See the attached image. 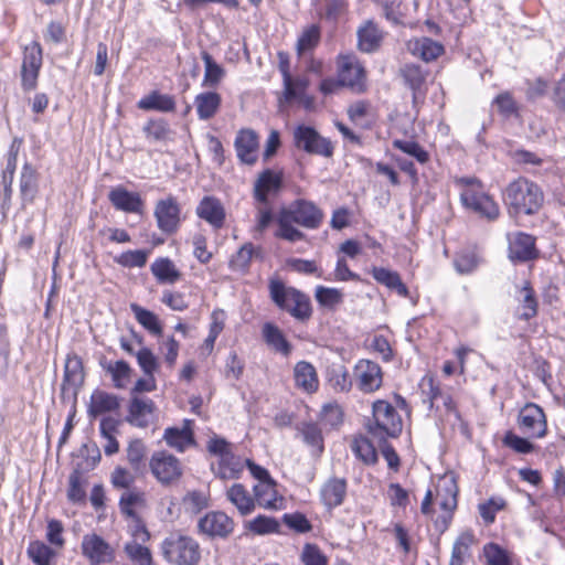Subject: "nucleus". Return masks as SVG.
I'll return each mask as SVG.
<instances>
[{"label":"nucleus","instance_id":"nucleus-12","mask_svg":"<svg viewBox=\"0 0 565 565\" xmlns=\"http://www.w3.org/2000/svg\"><path fill=\"white\" fill-rule=\"evenodd\" d=\"M352 379L362 393L371 394L381 388L383 372L376 362L361 359L354 365Z\"/></svg>","mask_w":565,"mask_h":565},{"label":"nucleus","instance_id":"nucleus-60","mask_svg":"<svg viewBox=\"0 0 565 565\" xmlns=\"http://www.w3.org/2000/svg\"><path fill=\"white\" fill-rule=\"evenodd\" d=\"M419 388L423 396V403L427 405L428 409L434 407V404L441 396V391L437 386L431 376H424L419 383Z\"/></svg>","mask_w":565,"mask_h":565},{"label":"nucleus","instance_id":"nucleus-40","mask_svg":"<svg viewBox=\"0 0 565 565\" xmlns=\"http://www.w3.org/2000/svg\"><path fill=\"white\" fill-rule=\"evenodd\" d=\"M520 319L530 320L537 315V300L529 281H524L519 291Z\"/></svg>","mask_w":565,"mask_h":565},{"label":"nucleus","instance_id":"nucleus-3","mask_svg":"<svg viewBox=\"0 0 565 565\" xmlns=\"http://www.w3.org/2000/svg\"><path fill=\"white\" fill-rule=\"evenodd\" d=\"M374 423L369 424L370 436L377 444L386 441V438H396L403 429V422L395 407L386 401L379 399L373 403Z\"/></svg>","mask_w":565,"mask_h":565},{"label":"nucleus","instance_id":"nucleus-29","mask_svg":"<svg viewBox=\"0 0 565 565\" xmlns=\"http://www.w3.org/2000/svg\"><path fill=\"white\" fill-rule=\"evenodd\" d=\"M222 97L214 90L200 93L194 98V106L200 120L213 118L220 110Z\"/></svg>","mask_w":565,"mask_h":565},{"label":"nucleus","instance_id":"nucleus-49","mask_svg":"<svg viewBox=\"0 0 565 565\" xmlns=\"http://www.w3.org/2000/svg\"><path fill=\"white\" fill-rule=\"evenodd\" d=\"M374 443H377V440H374L372 437H356L351 446L352 451L364 463H375L377 461V454Z\"/></svg>","mask_w":565,"mask_h":565},{"label":"nucleus","instance_id":"nucleus-39","mask_svg":"<svg viewBox=\"0 0 565 565\" xmlns=\"http://www.w3.org/2000/svg\"><path fill=\"white\" fill-rule=\"evenodd\" d=\"M296 224L306 227H316L318 211L312 203L298 201L291 209L286 211Z\"/></svg>","mask_w":565,"mask_h":565},{"label":"nucleus","instance_id":"nucleus-4","mask_svg":"<svg viewBox=\"0 0 565 565\" xmlns=\"http://www.w3.org/2000/svg\"><path fill=\"white\" fill-rule=\"evenodd\" d=\"M341 87H349L355 93L365 90V71L354 56H343L339 62L338 81L332 78L320 82V92L331 94Z\"/></svg>","mask_w":565,"mask_h":565},{"label":"nucleus","instance_id":"nucleus-53","mask_svg":"<svg viewBox=\"0 0 565 565\" xmlns=\"http://www.w3.org/2000/svg\"><path fill=\"white\" fill-rule=\"evenodd\" d=\"M295 221L290 217V215L284 211L278 220V231L276 235L280 238L287 239L289 242H297L301 238V232L294 226Z\"/></svg>","mask_w":565,"mask_h":565},{"label":"nucleus","instance_id":"nucleus-21","mask_svg":"<svg viewBox=\"0 0 565 565\" xmlns=\"http://www.w3.org/2000/svg\"><path fill=\"white\" fill-rule=\"evenodd\" d=\"M196 215L209 223L213 228L220 230L225 223V209L222 202L211 195L204 196L195 209Z\"/></svg>","mask_w":565,"mask_h":565},{"label":"nucleus","instance_id":"nucleus-7","mask_svg":"<svg viewBox=\"0 0 565 565\" xmlns=\"http://www.w3.org/2000/svg\"><path fill=\"white\" fill-rule=\"evenodd\" d=\"M279 71L284 81V98L286 102H298L306 109L313 107V98L307 95L309 79L306 76L292 78L289 72V57L285 52L278 53Z\"/></svg>","mask_w":565,"mask_h":565},{"label":"nucleus","instance_id":"nucleus-1","mask_svg":"<svg viewBox=\"0 0 565 565\" xmlns=\"http://www.w3.org/2000/svg\"><path fill=\"white\" fill-rule=\"evenodd\" d=\"M503 195L513 215H533L539 212L544 202L541 188L525 178H519L509 183Z\"/></svg>","mask_w":565,"mask_h":565},{"label":"nucleus","instance_id":"nucleus-19","mask_svg":"<svg viewBox=\"0 0 565 565\" xmlns=\"http://www.w3.org/2000/svg\"><path fill=\"white\" fill-rule=\"evenodd\" d=\"M509 258L513 262H527L537 257L535 238L523 232L508 233Z\"/></svg>","mask_w":565,"mask_h":565},{"label":"nucleus","instance_id":"nucleus-47","mask_svg":"<svg viewBox=\"0 0 565 565\" xmlns=\"http://www.w3.org/2000/svg\"><path fill=\"white\" fill-rule=\"evenodd\" d=\"M130 309L138 321L146 330L154 335H161L162 326L160 320L156 313L152 311L142 308L137 303H131Z\"/></svg>","mask_w":565,"mask_h":565},{"label":"nucleus","instance_id":"nucleus-22","mask_svg":"<svg viewBox=\"0 0 565 565\" xmlns=\"http://www.w3.org/2000/svg\"><path fill=\"white\" fill-rule=\"evenodd\" d=\"M193 420L184 419L182 427H168L164 429L163 439L166 444L179 452H184L195 445L192 430Z\"/></svg>","mask_w":565,"mask_h":565},{"label":"nucleus","instance_id":"nucleus-58","mask_svg":"<svg viewBox=\"0 0 565 565\" xmlns=\"http://www.w3.org/2000/svg\"><path fill=\"white\" fill-rule=\"evenodd\" d=\"M143 132L149 140L163 141L169 138L171 130L166 120L158 119L149 120L143 127Z\"/></svg>","mask_w":565,"mask_h":565},{"label":"nucleus","instance_id":"nucleus-55","mask_svg":"<svg viewBox=\"0 0 565 565\" xmlns=\"http://www.w3.org/2000/svg\"><path fill=\"white\" fill-rule=\"evenodd\" d=\"M454 265L459 274H470L479 265V257L473 250L465 249L457 254Z\"/></svg>","mask_w":565,"mask_h":565},{"label":"nucleus","instance_id":"nucleus-59","mask_svg":"<svg viewBox=\"0 0 565 565\" xmlns=\"http://www.w3.org/2000/svg\"><path fill=\"white\" fill-rule=\"evenodd\" d=\"M475 542V535L471 531L462 532L455 541L451 551V557L454 559L465 561L469 556L470 546Z\"/></svg>","mask_w":565,"mask_h":565},{"label":"nucleus","instance_id":"nucleus-54","mask_svg":"<svg viewBox=\"0 0 565 565\" xmlns=\"http://www.w3.org/2000/svg\"><path fill=\"white\" fill-rule=\"evenodd\" d=\"M149 256L148 250L143 249H135V250H127L115 257V262L127 268H134V267H143L147 263Z\"/></svg>","mask_w":565,"mask_h":565},{"label":"nucleus","instance_id":"nucleus-15","mask_svg":"<svg viewBox=\"0 0 565 565\" xmlns=\"http://www.w3.org/2000/svg\"><path fill=\"white\" fill-rule=\"evenodd\" d=\"M519 427L530 437L542 438L546 435L547 424L543 409L534 404L527 403L521 408L518 418Z\"/></svg>","mask_w":565,"mask_h":565},{"label":"nucleus","instance_id":"nucleus-51","mask_svg":"<svg viewBox=\"0 0 565 565\" xmlns=\"http://www.w3.org/2000/svg\"><path fill=\"white\" fill-rule=\"evenodd\" d=\"M257 249L252 243L244 244L230 260V267L233 270L245 271L250 264L252 258L256 255Z\"/></svg>","mask_w":565,"mask_h":565},{"label":"nucleus","instance_id":"nucleus-61","mask_svg":"<svg viewBox=\"0 0 565 565\" xmlns=\"http://www.w3.org/2000/svg\"><path fill=\"white\" fill-rule=\"evenodd\" d=\"M147 454V447L140 439H134L127 447V460L134 470H139Z\"/></svg>","mask_w":565,"mask_h":565},{"label":"nucleus","instance_id":"nucleus-8","mask_svg":"<svg viewBox=\"0 0 565 565\" xmlns=\"http://www.w3.org/2000/svg\"><path fill=\"white\" fill-rule=\"evenodd\" d=\"M458 488L452 477L444 478L437 486L436 497L443 514L435 520L436 529L443 533L445 532L452 519V513L457 508Z\"/></svg>","mask_w":565,"mask_h":565},{"label":"nucleus","instance_id":"nucleus-36","mask_svg":"<svg viewBox=\"0 0 565 565\" xmlns=\"http://www.w3.org/2000/svg\"><path fill=\"white\" fill-rule=\"evenodd\" d=\"M138 108L142 110L170 113L175 109V100L171 95L153 90L138 102Z\"/></svg>","mask_w":565,"mask_h":565},{"label":"nucleus","instance_id":"nucleus-10","mask_svg":"<svg viewBox=\"0 0 565 565\" xmlns=\"http://www.w3.org/2000/svg\"><path fill=\"white\" fill-rule=\"evenodd\" d=\"M81 551L89 565L110 564L116 557L114 547L96 533H87L83 536Z\"/></svg>","mask_w":565,"mask_h":565},{"label":"nucleus","instance_id":"nucleus-11","mask_svg":"<svg viewBox=\"0 0 565 565\" xmlns=\"http://www.w3.org/2000/svg\"><path fill=\"white\" fill-rule=\"evenodd\" d=\"M323 360L326 386L335 393H348L353 385V379L349 374L344 359L337 354L332 359L323 355Z\"/></svg>","mask_w":565,"mask_h":565},{"label":"nucleus","instance_id":"nucleus-35","mask_svg":"<svg viewBox=\"0 0 565 565\" xmlns=\"http://www.w3.org/2000/svg\"><path fill=\"white\" fill-rule=\"evenodd\" d=\"M150 270L159 284H174L181 277L180 270L168 257L157 258L151 264Z\"/></svg>","mask_w":565,"mask_h":565},{"label":"nucleus","instance_id":"nucleus-17","mask_svg":"<svg viewBox=\"0 0 565 565\" xmlns=\"http://www.w3.org/2000/svg\"><path fill=\"white\" fill-rule=\"evenodd\" d=\"M318 46V24L306 28L298 36L296 52L299 64L307 71L316 72L315 53Z\"/></svg>","mask_w":565,"mask_h":565},{"label":"nucleus","instance_id":"nucleus-37","mask_svg":"<svg viewBox=\"0 0 565 565\" xmlns=\"http://www.w3.org/2000/svg\"><path fill=\"white\" fill-rule=\"evenodd\" d=\"M246 466V459L234 452L225 455L223 459H218L216 476L221 479H238Z\"/></svg>","mask_w":565,"mask_h":565},{"label":"nucleus","instance_id":"nucleus-42","mask_svg":"<svg viewBox=\"0 0 565 565\" xmlns=\"http://www.w3.org/2000/svg\"><path fill=\"white\" fill-rule=\"evenodd\" d=\"M296 385L308 393H312L317 388V373L312 364L300 361L294 370Z\"/></svg>","mask_w":565,"mask_h":565},{"label":"nucleus","instance_id":"nucleus-45","mask_svg":"<svg viewBox=\"0 0 565 565\" xmlns=\"http://www.w3.org/2000/svg\"><path fill=\"white\" fill-rule=\"evenodd\" d=\"M345 492L347 483L344 479H331L324 484L322 490L323 503L328 508L340 505L343 502Z\"/></svg>","mask_w":565,"mask_h":565},{"label":"nucleus","instance_id":"nucleus-20","mask_svg":"<svg viewBox=\"0 0 565 565\" xmlns=\"http://www.w3.org/2000/svg\"><path fill=\"white\" fill-rule=\"evenodd\" d=\"M258 135L253 129H241L235 138L234 147L237 158L245 164H254L257 161Z\"/></svg>","mask_w":565,"mask_h":565},{"label":"nucleus","instance_id":"nucleus-25","mask_svg":"<svg viewBox=\"0 0 565 565\" xmlns=\"http://www.w3.org/2000/svg\"><path fill=\"white\" fill-rule=\"evenodd\" d=\"M119 406L120 401L117 395L95 390L89 398L87 414L88 417L96 418L99 415L117 411Z\"/></svg>","mask_w":565,"mask_h":565},{"label":"nucleus","instance_id":"nucleus-14","mask_svg":"<svg viewBox=\"0 0 565 565\" xmlns=\"http://www.w3.org/2000/svg\"><path fill=\"white\" fill-rule=\"evenodd\" d=\"M180 213L181 209L175 198L159 200L153 213L158 228L168 235L175 233L181 222Z\"/></svg>","mask_w":565,"mask_h":565},{"label":"nucleus","instance_id":"nucleus-18","mask_svg":"<svg viewBox=\"0 0 565 565\" xmlns=\"http://www.w3.org/2000/svg\"><path fill=\"white\" fill-rule=\"evenodd\" d=\"M198 526L210 537L225 539L234 531L235 523L226 513L212 511L199 520Z\"/></svg>","mask_w":565,"mask_h":565},{"label":"nucleus","instance_id":"nucleus-52","mask_svg":"<svg viewBox=\"0 0 565 565\" xmlns=\"http://www.w3.org/2000/svg\"><path fill=\"white\" fill-rule=\"evenodd\" d=\"M36 188V172L30 163H24L20 177V192L23 200H32Z\"/></svg>","mask_w":565,"mask_h":565},{"label":"nucleus","instance_id":"nucleus-64","mask_svg":"<svg viewBox=\"0 0 565 565\" xmlns=\"http://www.w3.org/2000/svg\"><path fill=\"white\" fill-rule=\"evenodd\" d=\"M136 478L131 471L124 467H116L110 476V482L116 489H124L125 491L131 490Z\"/></svg>","mask_w":565,"mask_h":565},{"label":"nucleus","instance_id":"nucleus-46","mask_svg":"<svg viewBox=\"0 0 565 565\" xmlns=\"http://www.w3.org/2000/svg\"><path fill=\"white\" fill-rule=\"evenodd\" d=\"M253 490L255 505L258 504L264 509H277V492L273 480L258 482Z\"/></svg>","mask_w":565,"mask_h":565},{"label":"nucleus","instance_id":"nucleus-38","mask_svg":"<svg viewBox=\"0 0 565 565\" xmlns=\"http://www.w3.org/2000/svg\"><path fill=\"white\" fill-rule=\"evenodd\" d=\"M280 177L271 170L264 171L257 179L254 186V196L260 203H267L268 194L278 190Z\"/></svg>","mask_w":565,"mask_h":565},{"label":"nucleus","instance_id":"nucleus-63","mask_svg":"<svg viewBox=\"0 0 565 565\" xmlns=\"http://www.w3.org/2000/svg\"><path fill=\"white\" fill-rule=\"evenodd\" d=\"M394 148L414 157L419 163H426L429 159L427 151H425L417 142L411 140H394Z\"/></svg>","mask_w":565,"mask_h":565},{"label":"nucleus","instance_id":"nucleus-13","mask_svg":"<svg viewBox=\"0 0 565 565\" xmlns=\"http://www.w3.org/2000/svg\"><path fill=\"white\" fill-rule=\"evenodd\" d=\"M42 67V47L38 42L24 46L21 65V84L24 90H33L38 85Z\"/></svg>","mask_w":565,"mask_h":565},{"label":"nucleus","instance_id":"nucleus-9","mask_svg":"<svg viewBox=\"0 0 565 565\" xmlns=\"http://www.w3.org/2000/svg\"><path fill=\"white\" fill-rule=\"evenodd\" d=\"M150 471L159 483L170 486L183 475L180 460L167 451L154 452L149 461Z\"/></svg>","mask_w":565,"mask_h":565},{"label":"nucleus","instance_id":"nucleus-30","mask_svg":"<svg viewBox=\"0 0 565 565\" xmlns=\"http://www.w3.org/2000/svg\"><path fill=\"white\" fill-rule=\"evenodd\" d=\"M344 422L343 407L337 402L327 403L320 409V435L339 430Z\"/></svg>","mask_w":565,"mask_h":565},{"label":"nucleus","instance_id":"nucleus-34","mask_svg":"<svg viewBox=\"0 0 565 565\" xmlns=\"http://www.w3.org/2000/svg\"><path fill=\"white\" fill-rule=\"evenodd\" d=\"M407 47L413 55L419 56L425 62L437 58L444 52L443 45L429 38L412 40Z\"/></svg>","mask_w":565,"mask_h":565},{"label":"nucleus","instance_id":"nucleus-26","mask_svg":"<svg viewBox=\"0 0 565 565\" xmlns=\"http://www.w3.org/2000/svg\"><path fill=\"white\" fill-rule=\"evenodd\" d=\"M154 408L150 398L134 396L129 403L127 422L140 428L147 427Z\"/></svg>","mask_w":565,"mask_h":565},{"label":"nucleus","instance_id":"nucleus-27","mask_svg":"<svg viewBox=\"0 0 565 565\" xmlns=\"http://www.w3.org/2000/svg\"><path fill=\"white\" fill-rule=\"evenodd\" d=\"M100 366L103 367L106 373H108L111 377L113 385L118 388L122 390L128 386V384L131 381L134 370L131 366L124 360L118 361H108V360H102Z\"/></svg>","mask_w":565,"mask_h":565},{"label":"nucleus","instance_id":"nucleus-41","mask_svg":"<svg viewBox=\"0 0 565 565\" xmlns=\"http://www.w3.org/2000/svg\"><path fill=\"white\" fill-rule=\"evenodd\" d=\"M202 61L204 62V77L202 81L203 87L215 88L225 76V70L222 65L216 63L212 55L206 51L201 53Z\"/></svg>","mask_w":565,"mask_h":565},{"label":"nucleus","instance_id":"nucleus-28","mask_svg":"<svg viewBox=\"0 0 565 565\" xmlns=\"http://www.w3.org/2000/svg\"><path fill=\"white\" fill-rule=\"evenodd\" d=\"M225 495L241 515L245 516L254 512L255 500L242 483L232 484L227 488Z\"/></svg>","mask_w":565,"mask_h":565},{"label":"nucleus","instance_id":"nucleus-43","mask_svg":"<svg viewBox=\"0 0 565 565\" xmlns=\"http://www.w3.org/2000/svg\"><path fill=\"white\" fill-rule=\"evenodd\" d=\"M295 146L308 153L318 152V132L315 128L299 125L294 131Z\"/></svg>","mask_w":565,"mask_h":565},{"label":"nucleus","instance_id":"nucleus-57","mask_svg":"<svg viewBox=\"0 0 565 565\" xmlns=\"http://www.w3.org/2000/svg\"><path fill=\"white\" fill-rule=\"evenodd\" d=\"M483 555L488 565H511L508 552L497 543L486 544Z\"/></svg>","mask_w":565,"mask_h":565},{"label":"nucleus","instance_id":"nucleus-50","mask_svg":"<svg viewBox=\"0 0 565 565\" xmlns=\"http://www.w3.org/2000/svg\"><path fill=\"white\" fill-rule=\"evenodd\" d=\"M246 529L254 534L265 535L277 533L279 531V523L274 518L258 515L246 523Z\"/></svg>","mask_w":565,"mask_h":565},{"label":"nucleus","instance_id":"nucleus-23","mask_svg":"<svg viewBox=\"0 0 565 565\" xmlns=\"http://www.w3.org/2000/svg\"><path fill=\"white\" fill-rule=\"evenodd\" d=\"M108 199L113 206L126 213H141L143 201L139 193L130 192L122 185H118L110 190Z\"/></svg>","mask_w":565,"mask_h":565},{"label":"nucleus","instance_id":"nucleus-6","mask_svg":"<svg viewBox=\"0 0 565 565\" xmlns=\"http://www.w3.org/2000/svg\"><path fill=\"white\" fill-rule=\"evenodd\" d=\"M269 292L271 300L282 310L297 319H306L311 313L309 298L299 290L287 287L279 279H270Z\"/></svg>","mask_w":565,"mask_h":565},{"label":"nucleus","instance_id":"nucleus-24","mask_svg":"<svg viewBox=\"0 0 565 565\" xmlns=\"http://www.w3.org/2000/svg\"><path fill=\"white\" fill-rule=\"evenodd\" d=\"M84 382V370L82 359L76 354H68L64 366L62 392L77 394Z\"/></svg>","mask_w":565,"mask_h":565},{"label":"nucleus","instance_id":"nucleus-5","mask_svg":"<svg viewBox=\"0 0 565 565\" xmlns=\"http://www.w3.org/2000/svg\"><path fill=\"white\" fill-rule=\"evenodd\" d=\"M164 559L172 565H199L201 548L198 541L182 534H171L161 544Z\"/></svg>","mask_w":565,"mask_h":565},{"label":"nucleus","instance_id":"nucleus-32","mask_svg":"<svg viewBox=\"0 0 565 565\" xmlns=\"http://www.w3.org/2000/svg\"><path fill=\"white\" fill-rule=\"evenodd\" d=\"M383 40V32L373 21H366L358 30V45L362 52L372 53L376 51Z\"/></svg>","mask_w":565,"mask_h":565},{"label":"nucleus","instance_id":"nucleus-2","mask_svg":"<svg viewBox=\"0 0 565 565\" xmlns=\"http://www.w3.org/2000/svg\"><path fill=\"white\" fill-rule=\"evenodd\" d=\"M456 184L461 189L460 201L462 205L488 221H494L500 214L499 205L482 189L479 180L475 178H460Z\"/></svg>","mask_w":565,"mask_h":565},{"label":"nucleus","instance_id":"nucleus-16","mask_svg":"<svg viewBox=\"0 0 565 565\" xmlns=\"http://www.w3.org/2000/svg\"><path fill=\"white\" fill-rule=\"evenodd\" d=\"M398 74L404 85L412 90L413 103L417 104L419 99L424 98L427 92L428 68L420 64L406 63L401 66Z\"/></svg>","mask_w":565,"mask_h":565},{"label":"nucleus","instance_id":"nucleus-44","mask_svg":"<svg viewBox=\"0 0 565 565\" xmlns=\"http://www.w3.org/2000/svg\"><path fill=\"white\" fill-rule=\"evenodd\" d=\"M29 558L35 565H53L57 552L42 541H32L26 548Z\"/></svg>","mask_w":565,"mask_h":565},{"label":"nucleus","instance_id":"nucleus-31","mask_svg":"<svg viewBox=\"0 0 565 565\" xmlns=\"http://www.w3.org/2000/svg\"><path fill=\"white\" fill-rule=\"evenodd\" d=\"M147 505L143 491L132 488L124 491L119 498L120 512L129 519H138V512Z\"/></svg>","mask_w":565,"mask_h":565},{"label":"nucleus","instance_id":"nucleus-62","mask_svg":"<svg viewBox=\"0 0 565 565\" xmlns=\"http://www.w3.org/2000/svg\"><path fill=\"white\" fill-rule=\"evenodd\" d=\"M67 498L73 503H82L85 501L86 492L84 481L78 471H74L68 478Z\"/></svg>","mask_w":565,"mask_h":565},{"label":"nucleus","instance_id":"nucleus-48","mask_svg":"<svg viewBox=\"0 0 565 565\" xmlns=\"http://www.w3.org/2000/svg\"><path fill=\"white\" fill-rule=\"evenodd\" d=\"M263 337L266 343L277 352L284 355H288L291 351V347L286 340L282 332L273 323L267 322L263 327Z\"/></svg>","mask_w":565,"mask_h":565},{"label":"nucleus","instance_id":"nucleus-33","mask_svg":"<svg viewBox=\"0 0 565 565\" xmlns=\"http://www.w3.org/2000/svg\"><path fill=\"white\" fill-rule=\"evenodd\" d=\"M373 278L376 282L385 286L386 288L396 291L401 297L408 296V289L402 281L401 276L397 271L391 270L384 267L374 266L371 270Z\"/></svg>","mask_w":565,"mask_h":565},{"label":"nucleus","instance_id":"nucleus-56","mask_svg":"<svg viewBox=\"0 0 565 565\" xmlns=\"http://www.w3.org/2000/svg\"><path fill=\"white\" fill-rule=\"evenodd\" d=\"M127 556L138 565H151L152 556L148 547L137 543L136 541L129 542L125 545Z\"/></svg>","mask_w":565,"mask_h":565}]
</instances>
